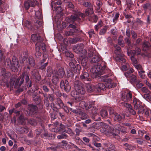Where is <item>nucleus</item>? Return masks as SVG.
I'll return each instance as SVG.
<instances>
[{
    "label": "nucleus",
    "mask_w": 151,
    "mask_h": 151,
    "mask_svg": "<svg viewBox=\"0 0 151 151\" xmlns=\"http://www.w3.org/2000/svg\"><path fill=\"white\" fill-rule=\"evenodd\" d=\"M4 59V54L1 50L0 49V61H2Z\"/></svg>",
    "instance_id": "obj_58"
},
{
    "label": "nucleus",
    "mask_w": 151,
    "mask_h": 151,
    "mask_svg": "<svg viewBox=\"0 0 151 151\" xmlns=\"http://www.w3.org/2000/svg\"><path fill=\"white\" fill-rule=\"evenodd\" d=\"M87 91L89 92H91L94 91H96L97 88L95 86H92L89 83H87L86 85Z\"/></svg>",
    "instance_id": "obj_15"
},
{
    "label": "nucleus",
    "mask_w": 151,
    "mask_h": 151,
    "mask_svg": "<svg viewBox=\"0 0 151 151\" xmlns=\"http://www.w3.org/2000/svg\"><path fill=\"white\" fill-rule=\"evenodd\" d=\"M145 73L144 70L139 71L138 72L139 74L140 77L142 79H145L146 77V75L144 74Z\"/></svg>",
    "instance_id": "obj_42"
},
{
    "label": "nucleus",
    "mask_w": 151,
    "mask_h": 151,
    "mask_svg": "<svg viewBox=\"0 0 151 151\" xmlns=\"http://www.w3.org/2000/svg\"><path fill=\"white\" fill-rule=\"evenodd\" d=\"M60 86L61 88L67 92H69L70 90V86L68 82L66 80L64 81H62L60 82Z\"/></svg>",
    "instance_id": "obj_7"
},
{
    "label": "nucleus",
    "mask_w": 151,
    "mask_h": 151,
    "mask_svg": "<svg viewBox=\"0 0 151 151\" xmlns=\"http://www.w3.org/2000/svg\"><path fill=\"white\" fill-rule=\"evenodd\" d=\"M151 114V111L147 109H146L144 110V112L143 114H144L146 116H148L149 115L150 116V114Z\"/></svg>",
    "instance_id": "obj_48"
},
{
    "label": "nucleus",
    "mask_w": 151,
    "mask_h": 151,
    "mask_svg": "<svg viewBox=\"0 0 151 151\" xmlns=\"http://www.w3.org/2000/svg\"><path fill=\"white\" fill-rule=\"evenodd\" d=\"M133 104L135 109L137 110L139 106H140L139 101L136 98L134 99Z\"/></svg>",
    "instance_id": "obj_25"
},
{
    "label": "nucleus",
    "mask_w": 151,
    "mask_h": 151,
    "mask_svg": "<svg viewBox=\"0 0 151 151\" xmlns=\"http://www.w3.org/2000/svg\"><path fill=\"white\" fill-rule=\"evenodd\" d=\"M28 122L29 123L33 126H35L37 124L36 121L34 119H29Z\"/></svg>",
    "instance_id": "obj_43"
},
{
    "label": "nucleus",
    "mask_w": 151,
    "mask_h": 151,
    "mask_svg": "<svg viewBox=\"0 0 151 151\" xmlns=\"http://www.w3.org/2000/svg\"><path fill=\"white\" fill-rule=\"evenodd\" d=\"M78 79V78L77 76L76 77L74 83L75 89L77 93L83 94L85 93V91L82 84L79 81Z\"/></svg>",
    "instance_id": "obj_4"
},
{
    "label": "nucleus",
    "mask_w": 151,
    "mask_h": 151,
    "mask_svg": "<svg viewBox=\"0 0 151 151\" xmlns=\"http://www.w3.org/2000/svg\"><path fill=\"white\" fill-rule=\"evenodd\" d=\"M69 27L71 28L70 29L73 31V32H77L78 31L77 29L76 28V26L72 24H70L69 25Z\"/></svg>",
    "instance_id": "obj_52"
},
{
    "label": "nucleus",
    "mask_w": 151,
    "mask_h": 151,
    "mask_svg": "<svg viewBox=\"0 0 151 151\" xmlns=\"http://www.w3.org/2000/svg\"><path fill=\"white\" fill-rule=\"evenodd\" d=\"M118 130H116V129H113L112 131H109L110 134L114 137L116 136L119 133V132H118Z\"/></svg>",
    "instance_id": "obj_41"
},
{
    "label": "nucleus",
    "mask_w": 151,
    "mask_h": 151,
    "mask_svg": "<svg viewBox=\"0 0 151 151\" xmlns=\"http://www.w3.org/2000/svg\"><path fill=\"white\" fill-rule=\"evenodd\" d=\"M31 38L34 42H37L36 44H38L40 45V44L43 40V39L39 34H33L31 35Z\"/></svg>",
    "instance_id": "obj_10"
},
{
    "label": "nucleus",
    "mask_w": 151,
    "mask_h": 151,
    "mask_svg": "<svg viewBox=\"0 0 151 151\" xmlns=\"http://www.w3.org/2000/svg\"><path fill=\"white\" fill-rule=\"evenodd\" d=\"M106 68V66L105 65H98L92 68L91 70V72L93 76L96 77L99 75L103 74V71Z\"/></svg>",
    "instance_id": "obj_1"
},
{
    "label": "nucleus",
    "mask_w": 151,
    "mask_h": 151,
    "mask_svg": "<svg viewBox=\"0 0 151 151\" xmlns=\"http://www.w3.org/2000/svg\"><path fill=\"white\" fill-rule=\"evenodd\" d=\"M96 91H99L101 90H104L106 88V86L103 83H99L96 86Z\"/></svg>",
    "instance_id": "obj_24"
},
{
    "label": "nucleus",
    "mask_w": 151,
    "mask_h": 151,
    "mask_svg": "<svg viewBox=\"0 0 151 151\" xmlns=\"http://www.w3.org/2000/svg\"><path fill=\"white\" fill-rule=\"evenodd\" d=\"M60 129H57L56 127H55V128L54 129H52V132H58L60 131V129H62L63 130V131L64 132H65L66 133H68V131H70V129L68 128L67 127H65V126L62 124H60Z\"/></svg>",
    "instance_id": "obj_13"
},
{
    "label": "nucleus",
    "mask_w": 151,
    "mask_h": 151,
    "mask_svg": "<svg viewBox=\"0 0 151 151\" xmlns=\"http://www.w3.org/2000/svg\"><path fill=\"white\" fill-rule=\"evenodd\" d=\"M122 127L119 125H116L115 126V128L116 130H118V132H119V130H121Z\"/></svg>",
    "instance_id": "obj_62"
},
{
    "label": "nucleus",
    "mask_w": 151,
    "mask_h": 151,
    "mask_svg": "<svg viewBox=\"0 0 151 151\" xmlns=\"http://www.w3.org/2000/svg\"><path fill=\"white\" fill-rule=\"evenodd\" d=\"M100 60V56L99 55H97L93 56L91 60V63H96L99 62Z\"/></svg>",
    "instance_id": "obj_21"
},
{
    "label": "nucleus",
    "mask_w": 151,
    "mask_h": 151,
    "mask_svg": "<svg viewBox=\"0 0 151 151\" xmlns=\"http://www.w3.org/2000/svg\"><path fill=\"white\" fill-rule=\"evenodd\" d=\"M107 28L104 27L101 29L99 32V34L101 35H104L106 32Z\"/></svg>",
    "instance_id": "obj_51"
},
{
    "label": "nucleus",
    "mask_w": 151,
    "mask_h": 151,
    "mask_svg": "<svg viewBox=\"0 0 151 151\" xmlns=\"http://www.w3.org/2000/svg\"><path fill=\"white\" fill-rule=\"evenodd\" d=\"M29 110L31 111H32L33 112H36V110L37 109V107L35 106L34 105H31L29 107Z\"/></svg>",
    "instance_id": "obj_45"
},
{
    "label": "nucleus",
    "mask_w": 151,
    "mask_h": 151,
    "mask_svg": "<svg viewBox=\"0 0 151 151\" xmlns=\"http://www.w3.org/2000/svg\"><path fill=\"white\" fill-rule=\"evenodd\" d=\"M109 114L111 116L113 117L114 121H119L122 119H124L125 117L124 115L122 116L118 113L114 112L112 109H110Z\"/></svg>",
    "instance_id": "obj_6"
},
{
    "label": "nucleus",
    "mask_w": 151,
    "mask_h": 151,
    "mask_svg": "<svg viewBox=\"0 0 151 151\" xmlns=\"http://www.w3.org/2000/svg\"><path fill=\"white\" fill-rule=\"evenodd\" d=\"M81 97H80L78 96H77L75 98V101L78 102L80 101L81 100Z\"/></svg>",
    "instance_id": "obj_63"
},
{
    "label": "nucleus",
    "mask_w": 151,
    "mask_h": 151,
    "mask_svg": "<svg viewBox=\"0 0 151 151\" xmlns=\"http://www.w3.org/2000/svg\"><path fill=\"white\" fill-rule=\"evenodd\" d=\"M134 66L138 70V72L143 70L141 65H140L136 64L134 65Z\"/></svg>",
    "instance_id": "obj_47"
},
{
    "label": "nucleus",
    "mask_w": 151,
    "mask_h": 151,
    "mask_svg": "<svg viewBox=\"0 0 151 151\" xmlns=\"http://www.w3.org/2000/svg\"><path fill=\"white\" fill-rule=\"evenodd\" d=\"M67 135L65 132H63L61 134L57 136V138L58 139H65L67 137Z\"/></svg>",
    "instance_id": "obj_39"
},
{
    "label": "nucleus",
    "mask_w": 151,
    "mask_h": 151,
    "mask_svg": "<svg viewBox=\"0 0 151 151\" xmlns=\"http://www.w3.org/2000/svg\"><path fill=\"white\" fill-rule=\"evenodd\" d=\"M47 76L48 77H50L52 74V70L51 68L50 67H48L47 70Z\"/></svg>",
    "instance_id": "obj_36"
},
{
    "label": "nucleus",
    "mask_w": 151,
    "mask_h": 151,
    "mask_svg": "<svg viewBox=\"0 0 151 151\" xmlns=\"http://www.w3.org/2000/svg\"><path fill=\"white\" fill-rule=\"evenodd\" d=\"M12 62L13 63L12 64L11 60L9 58H7L6 60L5 63V65H7L8 66L11 65L12 70L14 72H17L18 71L19 67V63L17 60L14 59L12 60Z\"/></svg>",
    "instance_id": "obj_5"
},
{
    "label": "nucleus",
    "mask_w": 151,
    "mask_h": 151,
    "mask_svg": "<svg viewBox=\"0 0 151 151\" xmlns=\"http://www.w3.org/2000/svg\"><path fill=\"white\" fill-rule=\"evenodd\" d=\"M83 48V45H78L75 46L74 48V51L77 53L81 52Z\"/></svg>",
    "instance_id": "obj_20"
},
{
    "label": "nucleus",
    "mask_w": 151,
    "mask_h": 151,
    "mask_svg": "<svg viewBox=\"0 0 151 151\" xmlns=\"http://www.w3.org/2000/svg\"><path fill=\"white\" fill-rule=\"evenodd\" d=\"M80 106L83 109H85L87 110L92 107V105L89 104V105L88 104H87L86 102L83 101H81L80 104Z\"/></svg>",
    "instance_id": "obj_19"
},
{
    "label": "nucleus",
    "mask_w": 151,
    "mask_h": 151,
    "mask_svg": "<svg viewBox=\"0 0 151 151\" xmlns=\"http://www.w3.org/2000/svg\"><path fill=\"white\" fill-rule=\"evenodd\" d=\"M133 71V69L132 68H131L129 71L126 72L124 73V75L127 78H130L132 75V73Z\"/></svg>",
    "instance_id": "obj_27"
},
{
    "label": "nucleus",
    "mask_w": 151,
    "mask_h": 151,
    "mask_svg": "<svg viewBox=\"0 0 151 151\" xmlns=\"http://www.w3.org/2000/svg\"><path fill=\"white\" fill-rule=\"evenodd\" d=\"M26 57V56H25L23 58L22 60L24 62L26 60L25 63H26V65H28L27 68L28 69H29L30 67L29 65L31 66H33L35 65V60L33 57L32 56L29 57L28 58H27Z\"/></svg>",
    "instance_id": "obj_8"
},
{
    "label": "nucleus",
    "mask_w": 151,
    "mask_h": 151,
    "mask_svg": "<svg viewBox=\"0 0 151 151\" xmlns=\"http://www.w3.org/2000/svg\"><path fill=\"white\" fill-rule=\"evenodd\" d=\"M141 49L139 47H137L135 49V50L131 51L129 52H132V54H133V55H135L136 54L137 55L139 54L140 53Z\"/></svg>",
    "instance_id": "obj_31"
},
{
    "label": "nucleus",
    "mask_w": 151,
    "mask_h": 151,
    "mask_svg": "<svg viewBox=\"0 0 151 151\" xmlns=\"http://www.w3.org/2000/svg\"><path fill=\"white\" fill-rule=\"evenodd\" d=\"M108 81L106 82L107 83H106V88H111L113 87V85L114 86L113 82L112 81V80L110 81L109 80Z\"/></svg>",
    "instance_id": "obj_32"
},
{
    "label": "nucleus",
    "mask_w": 151,
    "mask_h": 151,
    "mask_svg": "<svg viewBox=\"0 0 151 151\" xmlns=\"http://www.w3.org/2000/svg\"><path fill=\"white\" fill-rule=\"evenodd\" d=\"M84 17L85 15L84 14L79 12H78L72 15L70 17L66 18V20L69 23H71L77 20L79 21L81 20V18Z\"/></svg>",
    "instance_id": "obj_3"
},
{
    "label": "nucleus",
    "mask_w": 151,
    "mask_h": 151,
    "mask_svg": "<svg viewBox=\"0 0 151 151\" xmlns=\"http://www.w3.org/2000/svg\"><path fill=\"white\" fill-rule=\"evenodd\" d=\"M77 92L76 91H72L71 93V95L73 97L75 98L77 94Z\"/></svg>",
    "instance_id": "obj_64"
},
{
    "label": "nucleus",
    "mask_w": 151,
    "mask_h": 151,
    "mask_svg": "<svg viewBox=\"0 0 151 151\" xmlns=\"http://www.w3.org/2000/svg\"><path fill=\"white\" fill-rule=\"evenodd\" d=\"M57 75L60 78H62L65 74V72L63 68L59 69L57 72Z\"/></svg>",
    "instance_id": "obj_28"
},
{
    "label": "nucleus",
    "mask_w": 151,
    "mask_h": 151,
    "mask_svg": "<svg viewBox=\"0 0 151 151\" xmlns=\"http://www.w3.org/2000/svg\"><path fill=\"white\" fill-rule=\"evenodd\" d=\"M126 96L128 101L131 100L132 97V93L130 92H129L126 94Z\"/></svg>",
    "instance_id": "obj_56"
},
{
    "label": "nucleus",
    "mask_w": 151,
    "mask_h": 151,
    "mask_svg": "<svg viewBox=\"0 0 151 151\" xmlns=\"http://www.w3.org/2000/svg\"><path fill=\"white\" fill-rule=\"evenodd\" d=\"M115 50V53L116 55L115 56V59L117 61L120 62L121 63H125L126 59L124 57V55L121 52L120 47L118 45L114 46Z\"/></svg>",
    "instance_id": "obj_2"
},
{
    "label": "nucleus",
    "mask_w": 151,
    "mask_h": 151,
    "mask_svg": "<svg viewBox=\"0 0 151 151\" xmlns=\"http://www.w3.org/2000/svg\"><path fill=\"white\" fill-rule=\"evenodd\" d=\"M81 79L84 81H91V79L89 77V75L88 73L85 72L83 73L80 76Z\"/></svg>",
    "instance_id": "obj_14"
},
{
    "label": "nucleus",
    "mask_w": 151,
    "mask_h": 151,
    "mask_svg": "<svg viewBox=\"0 0 151 151\" xmlns=\"http://www.w3.org/2000/svg\"><path fill=\"white\" fill-rule=\"evenodd\" d=\"M76 61L74 59H72L71 61L69 63V65L72 68L74 69L76 68Z\"/></svg>",
    "instance_id": "obj_30"
},
{
    "label": "nucleus",
    "mask_w": 151,
    "mask_h": 151,
    "mask_svg": "<svg viewBox=\"0 0 151 151\" xmlns=\"http://www.w3.org/2000/svg\"><path fill=\"white\" fill-rule=\"evenodd\" d=\"M46 60V59H43L42 60L40 63V68L41 69H44L45 67L47 66V65L48 64V62L44 63H43L45 62Z\"/></svg>",
    "instance_id": "obj_29"
},
{
    "label": "nucleus",
    "mask_w": 151,
    "mask_h": 151,
    "mask_svg": "<svg viewBox=\"0 0 151 151\" xmlns=\"http://www.w3.org/2000/svg\"><path fill=\"white\" fill-rule=\"evenodd\" d=\"M24 78H25V76H24V75L22 76L21 78H18L17 79V81L15 83V85L16 84H17V82H18L19 81L20 79H21L20 83V85H19L20 86L22 84V83H23V82L24 80Z\"/></svg>",
    "instance_id": "obj_44"
},
{
    "label": "nucleus",
    "mask_w": 151,
    "mask_h": 151,
    "mask_svg": "<svg viewBox=\"0 0 151 151\" xmlns=\"http://www.w3.org/2000/svg\"><path fill=\"white\" fill-rule=\"evenodd\" d=\"M0 76L4 79H6L9 78L10 76V73L6 70L4 68L0 69Z\"/></svg>",
    "instance_id": "obj_12"
},
{
    "label": "nucleus",
    "mask_w": 151,
    "mask_h": 151,
    "mask_svg": "<svg viewBox=\"0 0 151 151\" xmlns=\"http://www.w3.org/2000/svg\"><path fill=\"white\" fill-rule=\"evenodd\" d=\"M52 82L55 84H57L59 82V79L58 77L56 76H53L52 77Z\"/></svg>",
    "instance_id": "obj_33"
},
{
    "label": "nucleus",
    "mask_w": 151,
    "mask_h": 151,
    "mask_svg": "<svg viewBox=\"0 0 151 151\" xmlns=\"http://www.w3.org/2000/svg\"><path fill=\"white\" fill-rule=\"evenodd\" d=\"M111 32L113 35H116L117 33V29L116 28L112 29L111 30Z\"/></svg>",
    "instance_id": "obj_60"
},
{
    "label": "nucleus",
    "mask_w": 151,
    "mask_h": 151,
    "mask_svg": "<svg viewBox=\"0 0 151 151\" xmlns=\"http://www.w3.org/2000/svg\"><path fill=\"white\" fill-rule=\"evenodd\" d=\"M141 90L143 93H147L148 92L149 90L146 87H144L142 88Z\"/></svg>",
    "instance_id": "obj_61"
},
{
    "label": "nucleus",
    "mask_w": 151,
    "mask_h": 151,
    "mask_svg": "<svg viewBox=\"0 0 151 151\" xmlns=\"http://www.w3.org/2000/svg\"><path fill=\"white\" fill-rule=\"evenodd\" d=\"M100 114L103 118H106L107 116L108 113L106 111L102 110L100 112Z\"/></svg>",
    "instance_id": "obj_38"
},
{
    "label": "nucleus",
    "mask_w": 151,
    "mask_h": 151,
    "mask_svg": "<svg viewBox=\"0 0 151 151\" xmlns=\"http://www.w3.org/2000/svg\"><path fill=\"white\" fill-rule=\"evenodd\" d=\"M129 78H130L131 82H134L136 81L137 77L135 76L132 74Z\"/></svg>",
    "instance_id": "obj_53"
},
{
    "label": "nucleus",
    "mask_w": 151,
    "mask_h": 151,
    "mask_svg": "<svg viewBox=\"0 0 151 151\" xmlns=\"http://www.w3.org/2000/svg\"><path fill=\"white\" fill-rule=\"evenodd\" d=\"M150 46V45L148 42L146 41H144L142 45L143 50L146 51L148 49Z\"/></svg>",
    "instance_id": "obj_26"
},
{
    "label": "nucleus",
    "mask_w": 151,
    "mask_h": 151,
    "mask_svg": "<svg viewBox=\"0 0 151 151\" xmlns=\"http://www.w3.org/2000/svg\"><path fill=\"white\" fill-rule=\"evenodd\" d=\"M101 80L103 82H106L109 81H110L111 79L108 78V76L106 75L102 76L100 77Z\"/></svg>",
    "instance_id": "obj_37"
},
{
    "label": "nucleus",
    "mask_w": 151,
    "mask_h": 151,
    "mask_svg": "<svg viewBox=\"0 0 151 151\" xmlns=\"http://www.w3.org/2000/svg\"><path fill=\"white\" fill-rule=\"evenodd\" d=\"M76 32H73L70 29L69 31H67L65 32V35L66 36H70L72 35H73V33Z\"/></svg>",
    "instance_id": "obj_49"
},
{
    "label": "nucleus",
    "mask_w": 151,
    "mask_h": 151,
    "mask_svg": "<svg viewBox=\"0 0 151 151\" xmlns=\"http://www.w3.org/2000/svg\"><path fill=\"white\" fill-rule=\"evenodd\" d=\"M144 108L142 106L140 105L139 106L138 108H137V110H138L137 113L138 114H143L144 112Z\"/></svg>",
    "instance_id": "obj_34"
},
{
    "label": "nucleus",
    "mask_w": 151,
    "mask_h": 151,
    "mask_svg": "<svg viewBox=\"0 0 151 151\" xmlns=\"http://www.w3.org/2000/svg\"><path fill=\"white\" fill-rule=\"evenodd\" d=\"M108 148L112 150H115V148L114 146L111 144L109 143L107 145Z\"/></svg>",
    "instance_id": "obj_54"
},
{
    "label": "nucleus",
    "mask_w": 151,
    "mask_h": 151,
    "mask_svg": "<svg viewBox=\"0 0 151 151\" xmlns=\"http://www.w3.org/2000/svg\"><path fill=\"white\" fill-rule=\"evenodd\" d=\"M36 0H28L24 3V7L26 10L28 9L30 6H34L37 4Z\"/></svg>",
    "instance_id": "obj_11"
},
{
    "label": "nucleus",
    "mask_w": 151,
    "mask_h": 151,
    "mask_svg": "<svg viewBox=\"0 0 151 151\" xmlns=\"http://www.w3.org/2000/svg\"><path fill=\"white\" fill-rule=\"evenodd\" d=\"M51 106L52 108L54 107L57 109H59L63 107L64 106V104L60 99L58 98L57 99L55 103H52L51 104Z\"/></svg>",
    "instance_id": "obj_9"
},
{
    "label": "nucleus",
    "mask_w": 151,
    "mask_h": 151,
    "mask_svg": "<svg viewBox=\"0 0 151 151\" xmlns=\"http://www.w3.org/2000/svg\"><path fill=\"white\" fill-rule=\"evenodd\" d=\"M93 13V9L91 8H88L85 11V14L86 16L92 14Z\"/></svg>",
    "instance_id": "obj_40"
},
{
    "label": "nucleus",
    "mask_w": 151,
    "mask_h": 151,
    "mask_svg": "<svg viewBox=\"0 0 151 151\" xmlns=\"http://www.w3.org/2000/svg\"><path fill=\"white\" fill-rule=\"evenodd\" d=\"M129 65L126 63V65H122V66L121 67V70L123 71H124L127 70V66Z\"/></svg>",
    "instance_id": "obj_57"
},
{
    "label": "nucleus",
    "mask_w": 151,
    "mask_h": 151,
    "mask_svg": "<svg viewBox=\"0 0 151 151\" xmlns=\"http://www.w3.org/2000/svg\"><path fill=\"white\" fill-rule=\"evenodd\" d=\"M42 23L41 21L38 20H37L35 24V26L37 28H38L42 26Z\"/></svg>",
    "instance_id": "obj_50"
},
{
    "label": "nucleus",
    "mask_w": 151,
    "mask_h": 151,
    "mask_svg": "<svg viewBox=\"0 0 151 151\" xmlns=\"http://www.w3.org/2000/svg\"><path fill=\"white\" fill-rule=\"evenodd\" d=\"M35 15L38 19H41L42 17V12L40 10H39L38 11L36 12Z\"/></svg>",
    "instance_id": "obj_35"
},
{
    "label": "nucleus",
    "mask_w": 151,
    "mask_h": 151,
    "mask_svg": "<svg viewBox=\"0 0 151 151\" xmlns=\"http://www.w3.org/2000/svg\"><path fill=\"white\" fill-rule=\"evenodd\" d=\"M150 95H151L148 93H145L143 95V97L146 100L148 101Z\"/></svg>",
    "instance_id": "obj_59"
},
{
    "label": "nucleus",
    "mask_w": 151,
    "mask_h": 151,
    "mask_svg": "<svg viewBox=\"0 0 151 151\" xmlns=\"http://www.w3.org/2000/svg\"><path fill=\"white\" fill-rule=\"evenodd\" d=\"M127 53L128 55L130 56L131 59L133 62V65H134L136 64L137 61L136 59L134 57V55H133V54H132V52H128Z\"/></svg>",
    "instance_id": "obj_23"
},
{
    "label": "nucleus",
    "mask_w": 151,
    "mask_h": 151,
    "mask_svg": "<svg viewBox=\"0 0 151 151\" xmlns=\"http://www.w3.org/2000/svg\"><path fill=\"white\" fill-rule=\"evenodd\" d=\"M106 128H103L101 129V131L105 134H107V133H110L109 131H112V130L114 129L113 128L109 126H106Z\"/></svg>",
    "instance_id": "obj_22"
},
{
    "label": "nucleus",
    "mask_w": 151,
    "mask_h": 151,
    "mask_svg": "<svg viewBox=\"0 0 151 151\" xmlns=\"http://www.w3.org/2000/svg\"><path fill=\"white\" fill-rule=\"evenodd\" d=\"M123 105L128 108V110L131 114L133 115L136 114L135 111L132 109V106L130 104L127 103H124Z\"/></svg>",
    "instance_id": "obj_16"
},
{
    "label": "nucleus",
    "mask_w": 151,
    "mask_h": 151,
    "mask_svg": "<svg viewBox=\"0 0 151 151\" xmlns=\"http://www.w3.org/2000/svg\"><path fill=\"white\" fill-rule=\"evenodd\" d=\"M44 96L45 99L46 100V102L47 103V105H49V102L47 99H49L51 101H52L54 100V95L52 94H45L44 95Z\"/></svg>",
    "instance_id": "obj_17"
},
{
    "label": "nucleus",
    "mask_w": 151,
    "mask_h": 151,
    "mask_svg": "<svg viewBox=\"0 0 151 151\" xmlns=\"http://www.w3.org/2000/svg\"><path fill=\"white\" fill-rule=\"evenodd\" d=\"M119 13H117L115 15V17H114V18L113 19V22L114 23H116V21H117L119 16Z\"/></svg>",
    "instance_id": "obj_55"
},
{
    "label": "nucleus",
    "mask_w": 151,
    "mask_h": 151,
    "mask_svg": "<svg viewBox=\"0 0 151 151\" xmlns=\"http://www.w3.org/2000/svg\"><path fill=\"white\" fill-rule=\"evenodd\" d=\"M65 55L67 57H69L70 58H73L74 56L73 54L71 52L68 51L65 52Z\"/></svg>",
    "instance_id": "obj_46"
},
{
    "label": "nucleus",
    "mask_w": 151,
    "mask_h": 151,
    "mask_svg": "<svg viewBox=\"0 0 151 151\" xmlns=\"http://www.w3.org/2000/svg\"><path fill=\"white\" fill-rule=\"evenodd\" d=\"M40 45H38V44H35L36 53L35 55L36 58H39L42 55L41 52L40 51Z\"/></svg>",
    "instance_id": "obj_18"
}]
</instances>
